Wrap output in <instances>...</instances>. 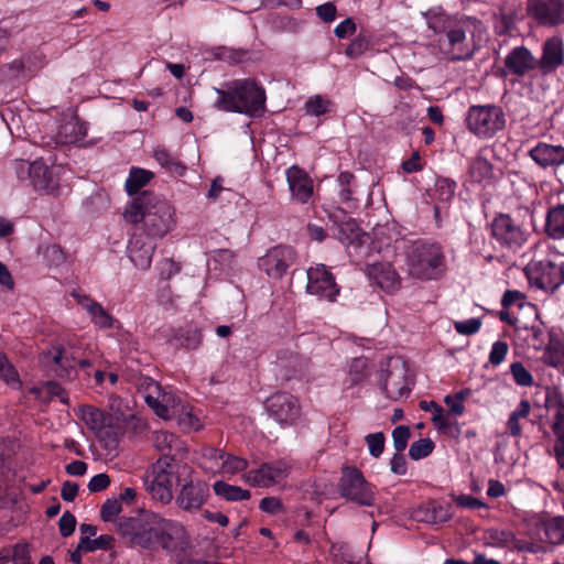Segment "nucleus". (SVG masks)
<instances>
[{
	"instance_id": "2eb2a0df",
	"label": "nucleus",
	"mask_w": 564,
	"mask_h": 564,
	"mask_svg": "<svg viewBox=\"0 0 564 564\" xmlns=\"http://www.w3.org/2000/svg\"><path fill=\"white\" fill-rule=\"evenodd\" d=\"M295 261V252L291 247L278 246L259 259V268L270 278H282Z\"/></svg>"
},
{
	"instance_id": "052dcab7",
	"label": "nucleus",
	"mask_w": 564,
	"mask_h": 564,
	"mask_svg": "<svg viewBox=\"0 0 564 564\" xmlns=\"http://www.w3.org/2000/svg\"><path fill=\"white\" fill-rule=\"evenodd\" d=\"M489 539L492 544L499 547H509L513 541V532L507 530L491 529L489 531Z\"/></svg>"
},
{
	"instance_id": "f8f14e48",
	"label": "nucleus",
	"mask_w": 564,
	"mask_h": 564,
	"mask_svg": "<svg viewBox=\"0 0 564 564\" xmlns=\"http://www.w3.org/2000/svg\"><path fill=\"white\" fill-rule=\"evenodd\" d=\"M492 236L503 247L519 249L527 241V232L507 214H500L492 221Z\"/></svg>"
},
{
	"instance_id": "8fccbe9b",
	"label": "nucleus",
	"mask_w": 564,
	"mask_h": 564,
	"mask_svg": "<svg viewBox=\"0 0 564 564\" xmlns=\"http://www.w3.org/2000/svg\"><path fill=\"white\" fill-rule=\"evenodd\" d=\"M329 100L324 99L321 95L310 97L305 102L306 113L312 116H322L328 111Z\"/></svg>"
},
{
	"instance_id": "39448f33",
	"label": "nucleus",
	"mask_w": 564,
	"mask_h": 564,
	"mask_svg": "<svg viewBox=\"0 0 564 564\" xmlns=\"http://www.w3.org/2000/svg\"><path fill=\"white\" fill-rule=\"evenodd\" d=\"M135 387L143 397L145 403L161 419L173 420L181 410L182 398L173 392L162 388L150 377L141 376L137 379Z\"/></svg>"
},
{
	"instance_id": "393cba45",
	"label": "nucleus",
	"mask_w": 564,
	"mask_h": 564,
	"mask_svg": "<svg viewBox=\"0 0 564 564\" xmlns=\"http://www.w3.org/2000/svg\"><path fill=\"white\" fill-rule=\"evenodd\" d=\"M152 443L155 449L163 454L161 458H167L172 464H176V458L182 457L186 452L184 443L167 431L154 432Z\"/></svg>"
},
{
	"instance_id": "e433bc0d",
	"label": "nucleus",
	"mask_w": 564,
	"mask_h": 564,
	"mask_svg": "<svg viewBox=\"0 0 564 564\" xmlns=\"http://www.w3.org/2000/svg\"><path fill=\"white\" fill-rule=\"evenodd\" d=\"M431 405H433L434 411L432 416L434 426L447 435L457 436L459 434L457 422L451 420L447 414H444L442 406L437 403H431Z\"/></svg>"
},
{
	"instance_id": "f3484780",
	"label": "nucleus",
	"mask_w": 564,
	"mask_h": 564,
	"mask_svg": "<svg viewBox=\"0 0 564 564\" xmlns=\"http://www.w3.org/2000/svg\"><path fill=\"white\" fill-rule=\"evenodd\" d=\"M77 415L99 440L106 441L107 445L116 444V434L101 410L91 405H82L78 408Z\"/></svg>"
},
{
	"instance_id": "a878e982",
	"label": "nucleus",
	"mask_w": 564,
	"mask_h": 564,
	"mask_svg": "<svg viewBox=\"0 0 564 564\" xmlns=\"http://www.w3.org/2000/svg\"><path fill=\"white\" fill-rule=\"evenodd\" d=\"M334 236L349 252L351 250L357 252L369 239L368 235L362 232L357 223L351 218L337 225Z\"/></svg>"
},
{
	"instance_id": "7c9ffc66",
	"label": "nucleus",
	"mask_w": 564,
	"mask_h": 564,
	"mask_svg": "<svg viewBox=\"0 0 564 564\" xmlns=\"http://www.w3.org/2000/svg\"><path fill=\"white\" fill-rule=\"evenodd\" d=\"M544 230L551 239H564V205L560 204L547 210Z\"/></svg>"
},
{
	"instance_id": "de8ad7c7",
	"label": "nucleus",
	"mask_w": 564,
	"mask_h": 564,
	"mask_svg": "<svg viewBox=\"0 0 564 564\" xmlns=\"http://www.w3.org/2000/svg\"><path fill=\"white\" fill-rule=\"evenodd\" d=\"M510 372L518 386L531 387L533 384V377L522 362H512L510 366Z\"/></svg>"
},
{
	"instance_id": "c85d7f7f",
	"label": "nucleus",
	"mask_w": 564,
	"mask_h": 564,
	"mask_svg": "<svg viewBox=\"0 0 564 564\" xmlns=\"http://www.w3.org/2000/svg\"><path fill=\"white\" fill-rule=\"evenodd\" d=\"M30 184L36 192L55 194L58 188V178L53 169L46 166L42 160H35L33 162V175Z\"/></svg>"
},
{
	"instance_id": "f03ea898",
	"label": "nucleus",
	"mask_w": 564,
	"mask_h": 564,
	"mask_svg": "<svg viewBox=\"0 0 564 564\" xmlns=\"http://www.w3.org/2000/svg\"><path fill=\"white\" fill-rule=\"evenodd\" d=\"M218 95L214 102L217 110L260 117L265 111V90L254 79H234L215 88Z\"/></svg>"
},
{
	"instance_id": "c756f323",
	"label": "nucleus",
	"mask_w": 564,
	"mask_h": 564,
	"mask_svg": "<svg viewBox=\"0 0 564 564\" xmlns=\"http://www.w3.org/2000/svg\"><path fill=\"white\" fill-rule=\"evenodd\" d=\"M72 296L77 303L87 311L91 322L100 328H110L113 324V317L102 307V305L86 294L72 292Z\"/></svg>"
},
{
	"instance_id": "4c0bfd02",
	"label": "nucleus",
	"mask_w": 564,
	"mask_h": 564,
	"mask_svg": "<svg viewBox=\"0 0 564 564\" xmlns=\"http://www.w3.org/2000/svg\"><path fill=\"white\" fill-rule=\"evenodd\" d=\"M215 494L228 501H241L250 498V492L241 487L229 485L225 481H216L213 485Z\"/></svg>"
},
{
	"instance_id": "a19ab883",
	"label": "nucleus",
	"mask_w": 564,
	"mask_h": 564,
	"mask_svg": "<svg viewBox=\"0 0 564 564\" xmlns=\"http://www.w3.org/2000/svg\"><path fill=\"white\" fill-rule=\"evenodd\" d=\"M173 420H176L177 425L186 432L198 431L202 427L199 419L193 413L192 408L184 402H182L181 410Z\"/></svg>"
},
{
	"instance_id": "603ef678",
	"label": "nucleus",
	"mask_w": 564,
	"mask_h": 564,
	"mask_svg": "<svg viewBox=\"0 0 564 564\" xmlns=\"http://www.w3.org/2000/svg\"><path fill=\"white\" fill-rule=\"evenodd\" d=\"M352 180L354 175L349 172H341L337 177L338 195L344 203L351 200L352 189L350 188V183Z\"/></svg>"
},
{
	"instance_id": "c03bdc74",
	"label": "nucleus",
	"mask_w": 564,
	"mask_h": 564,
	"mask_svg": "<svg viewBox=\"0 0 564 564\" xmlns=\"http://www.w3.org/2000/svg\"><path fill=\"white\" fill-rule=\"evenodd\" d=\"M112 541L109 535H100L96 539H90L88 536H82L79 540V549L84 550V552H94L96 550H106L110 542Z\"/></svg>"
},
{
	"instance_id": "e2e57ef3",
	"label": "nucleus",
	"mask_w": 564,
	"mask_h": 564,
	"mask_svg": "<svg viewBox=\"0 0 564 564\" xmlns=\"http://www.w3.org/2000/svg\"><path fill=\"white\" fill-rule=\"evenodd\" d=\"M76 527V519L75 517L69 512L66 511L62 514V517L58 520V529L63 536H69L74 533Z\"/></svg>"
},
{
	"instance_id": "6ab92c4d",
	"label": "nucleus",
	"mask_w": 564,
	"mask_h": 564,
	"mask_svg": "<svg viewBox=\"0 0 564 564\" xmlns=\"http://www.w3.org/2000/svg\"><path fill=\"white\" fill-rule=\"evenodd\" d=\"M536 64L543 75L554 73L564 65V41L561 36L554 35L543 42L542 54Z\"/></svg>"
},
{
	"instance_id": "6e6d98bb",
	"label": "nucleus",
	"mask_w": 564,
	"mask_h": 564,
	"mask_svg": "<svg viewBox=\"0 0 564 564\" xmlns=\"http://www.w3.org/2000/svg\"><path fill=\"white\" fill-rule=\"evenodd\" d=\"M481 321L479 318H469L467 321L454 322L455 330L465 336H471L479 332Z\"/></svg>"
},
{
	"instance_id": "864d4df0",
	"label": "nucleus",
	"mask_w": 564,
	"mask_h": 564,
	"mask_svg": "<svg viewBox=\"0 0 564 564\" xmlns=\"http://www.w3.org/2000/svg\"><path fill=\"white\" fill-rule=\"evenodd\" d=\"M410 436L411 431L405 425H399L392 431L393 446L398 453H402L406 448Z\"/></svg>"
},
{
	"instance_id": "58836bf2",
	"label": "nucleus",
	"mask_w": 564,
	"mask_h": 564,
	"mask_svg": "<svg viewBox=\"0 0 564 564\" xmlns=\"http://www.w3.org/2000/svg\"><path fill=\"white\" fill-rule=\"evenodd\" d=\"M427 25L435 33H445L456 22V19L451 18L441 10H430L425 14Z\"/></svg>"
},
{
	"instance_id": "49530a36",
	"label": "nucleus",
	"mask_w": 564,
	"mask_h": 564,
	"mask_svg": "<svg viewBox=\"0 0 564 564\" xmlns=\"http://www.w3.org/2000/svg\"><path fill=\"white\" fill-rule=\"evenodd\" d=\"M434 449V443L430 438H420L411 444L409 455L412 459L419 460L429 456Z\"/></svg>"
},
{
	"instance_id": "ea45409f",
	"label": "nucleus",
	"mask_w": 564,
	"mask_h": 564,
	"mask_svg": "<svg viewBox=\"0 0 564 564\" xmlns=\"http://www.w3.org/2000/svg\"><path fill=\"white\" fill-rule=\"evenodd\" d=\"M423 513L422 520L432 524L443 523L452 519L449 506L436 502L429 503L423 510Z\"/></svg>"
},
{
	"instance_id": "774afa93",
	"label": "nucleus",
	"mask_w": 564,
	"mask_h": 564,
	"mask_svg": "<svg viewBox=\"0 0 564 564\" xmlns=\"http://www.w3.org/2000/svg\"><path fill=\"white\" fill-rule=\"evenodd\" d=\"M13 564H31L30 552L26 544H17L12 549Z\"/></svg>"
},
{
	"instance_id": "aec40b11",
	"label": "nucleus",
	"mask_w": 564,
	"mask_h": 564,
	"mask_svg": "<svg viewBox=\"0 0 564 564\" xmlns=\"http://www.w3.org/2000/svg\"><path fill=\"white\" fill-rule=\"evenodd\" d=\"M546 405L554 411L552 431L556 436L554 453L556 462L564 468V400L560 393H553L546 399Z\"/></svg>"
},
{
	"instance_id": "bb28decb",
	"label": "nucleus",
	"mask_w": 564,
	"mask_h": 564,
	"mask_svg": "<svg viewBox=\"0 0 564 564\" xmlns=\"http://www.w3.org/2000/svg\"><path fill=\"white\" fill-rule=\"evenodd\" d=\"M505 66L510 74L524 76L538 67L536 58L524 46H517L505 58Z\"/></svg>"
},
{
	"instance_id": "4d7b16f0",
	"label": "nucleus",
	"mask_w": 564,
	"mask_h": 564,
	"mask_svg": "<svg viewBox=\"0 0 564 564\" xmlns=\"http://www.w3.org/2000/svg\"><path fill=\"white\" fill-rule=\"evenodd\" d=\"M509 350V346L506 341L497 340L492 344L489 352V362L492 366H499L506 358Z\"/></svg>"
},
{
	"instance_id": "13d9d810",
	"label": "nucleus",
	"mask_w": 564,
	"mask_h": 564,
	"mask_svg": "<svg viewBox=\"0 0 564 564\" xmlns=\"http://www.w3.org/2000/svg\"><path fill=\"white\" fill-rule=\"evenodd\" d=\"M456 183L448 178H440L436 181V193L438 195V199L443 202H448L453 198L455 194Z\"/></svg>"
},
{
	"instance_id": "f704fd0d",
	"label": "nucleus",
	"mask_w": 564,
	"mask_h": 564,
	"mask_svg": "<svg viewBox=\"0 0 564 564\" xmlns=\"http://www.w3.org/2000/svg\"><path fill=\"white\" fill-rule=\"evenodd\" d=\"M514 28V10L501 6L494 13V30L498 35H505L512 31Z\"/></svg>"
},
{
	"instance_id": "09e8293b",
	"label": "nucleus",
	"mask_w": 564,
	"mask_h": 564,
	"mask_svg": "<svg viewBox=\"0 0 564 564\" xmlns=\"http://www.w3.org/2000/svg\"><path fill=\"white\" fill-rule=\"evenodd\" d=\"M539 528L544 533V540L552 544H558L564 540V530L554 522L541 523Z\"/></svg>"
},
{
	"instance_id": "9d476101",
	"label": "nucleus",
	"mask_w": 564,
	"mask_h": 564,
	"mask_svg": "<svg viewBox=\"0 0 564 564\" xmlns=\"http://www.w3.org/2000/svg\"><path fill=\"white\" fill-rule=\"evenodd\" d=\"M525 274L531 285L546 292H554L562 285L560 264L551 260L531 261Z\"/></svg>"
},
{
	"instance_id": "4be33fe9",
	"label": "nucleus",
	"mask_w": 564,
	"mask_h": 564,
	"mask_svg": "<svg viewBox=\"0 0 564 564\" xmlns=\"http://www.w3.org/2000/svg\"><path fill=\"white\" fill-rule=\"evenodd\" d=\"M366 274L381 290L393 293L400 289L401 279L388 262L373 263L367 267Z\"/></svg>"
},
{
	"instance_id": "7ed1b4c3",
	"label": "nucleus",
	"mask_w": 564,
	"mask_h": 564,
	"mask_svg": "<svg viewBox=\"0 0 564 564\" xmlns=\"http://www.w3.org/2000/svg\"><path fill=\"white\" fill-rule=\"evenodd\" d=\"M175 209L166 200L150 192H143L133 198L124 212V218L132 223H142L147 237H164L175 225Z\"/></svg>"
},
{
	"instance_id": "37998d69",
	"label": "nucleus",
	"mask_w": 564,
	"mask_h": 564,
	"mask_svg": "<svg viewBox=\"0 0 564 564\" xmlns=\"http://www.w3.org/2000/svg\"><path fill=\"white\" fill-rule=\"evenodd\" d=\"M248 467V460L231 454H225L221 462V471L226 475H235L246 470Z\"/></svg>"
},
{
	"instance_id": "cd10ccee",
	"label": "nucleus",
	"mask_w": 564,
	"mask_h": 564,
	"mask_svg": "<svg viewBox=\"0 0 564 564\" xmlns=\"http://www.w3.org/2000/svg\"><path fill=\"white\" fill-rule=\"evenodd\" d=\"M381 388L386 395L397 400L409 393L405 370L402 367H394L391 370L381 371Z\"/></svg>"
},
{
	"instance_id": "69168bd1",
	"label": "nucleus",
	"mask_w": 564,
	"mask_h": 564,
	"mask_svg": "<svg viewBox=\"0 0 564 564\" xmlns=\"http://www.w3.org/2000/svg\"><path fill=\"white\" fill-rule=\"evenodd\" d=\"M317 17L325 23L335 21L337 9L334 2H326L316 7Z\"/></svg>"
},
{
	"instance_id": "5701e85b",
	"label": "nucleus",
	"mask_w": 564,
	"mask_h": 564,
	"mask_svg": "<svg viewBox=\"0 0 564 564\" xmlns=\"http://www.w3.org/2000/svg\"><path fill=\"white\" fill-rule=\"evenodd\" d=\"M155 245L150 237L142 234L133 235L128 245V254L132 263L140 270L151 267Z\"/></svg>"
},
{
	"instance_id": "dca6fc26",
	"label": "nucleus",
	"mask_w": 564,
	"mask_h": 564,
	"mask_svg": "<svg viewBox=\"0 0 564 564\" xmlns=\"http://www.w3.org/2000/svg\"><path fill=\"white\" fill-rule=\"evenodd\" d=\"M267 411L281 425H290L300 414L297 400L290 393L279 392L271 395L265 403Z\"/></svg>"
},
{
	"instance_id": "72a5a7b5",
	"label": "nucleus",
	"mask_w": 564,
	"mask_h": 564,
	"mask_svg": "<svg viewBox=\"0 0 564 564\" xmlns=\"http://www.w3.org/2000/svg\"><path fill=\"white\" fill-rule=\"evenodd\" d=\"M153 177V173L141 169V167H131L129 172V176L126 180L124 187L128 195L132 196L137 194L143 186H145L151 178Z\"/></svg>"
},
{
	"instance_id": "ddd939ff",
	"label": "nucleus",
	"mask_w": 564,
	"mask_h": 564,
	"mask_svg": "<svg viewBox=\"0 0 564 564\" xmlns=\"http://www.w3.org/2000/svg\"><path fill=\"white\" fill-rule=\"evenodd\" d=\"M291 465L283 460L262 464L258 469L242 475L243 480L253 487H270L288 477Z\"/></svg>"
},
{
	"instance_id": "423d86ee",
	"label": "nucleus",
	"mask_w": 564,
	"mask_h": 564,
	"mask_svg": "<svg viewBox=\"0 0 564 564\" xmlns=\"http://www.w3.org/2000/svg\"><path fill=\"white\" fill-rule=\"evenodd\" d=\"M467 128L479 138H491L506 124L502 109L495 105L471 106L468 109Z\"/></svg>"
},
{
	"instance_id": "412c9836",
	"label": "nucleus",
	"mask_w": 564,
	"mask_h": 564,
	"mask_svg": "<svg viewBox=\"0 0 564 564\" xmlns=\"http://www.w3.org/2000/svg\"><path fill=\"white\" fill-rule=\"evenodd\" d=\"M529 156L536 165L544 170L557 169L564 165V147L539 142L529 151Z\"/></svg>"
},
{
	"instance_id": "4468645a",
	"label": "nucleus",
	"mask_w": 564,
	"mask_h": 564,
	"mask_svg": "<svg viewBox=\"0 0 564 564\" xmlns=\"http://www.w3.org/2000/svg\"><path fill=\"white\" fill-rule=\"evenodd\" d=\"M527 10L540 25L555 28L564 24V0H528Z\"/></svg>"
},
{
	"instance_id": "20e7f679",
	"label": "nucleus",
	"mask_w": 564,
	"mask_h": 564,
	"mask_svg": "<svg viewBox=\"0 0 564 564\" xmlns=\"http://www.w3.org/2000/svg\"><path fill=\"white\" fill-rule=\"evenodd\" d=\"M409 273L419 280L441 279L446 272L443 247L436 242L419 241L408 253Z\"/></svg>"
},
{
	"instance_id": "9b49d317",
	"label": "nucleus",
	"mask_w": 564,
	"mask_h": 564,
	"mask_svg": "<svg viewBox=\"0 0 564 564\" xmlns=\"http://www.w3.org/2000/svg\"><path fill=\"white\" fill-rule=\"evenodd\" d=\"M339 290L334 275L324 264H317L307 270L306 291L310 294L334 302Z\"/></svg>"
},
{
	"instance_id": "b1692460",
	"label": "nucleus",
	"mask_w": 564,
	"mask_h": 564,
	"mask_svg": "<svg viewBox=\"0 0 564 564\" xmlns=\"http://www.w3.org/2000/svg\"><path fill=\"white\" fill-rule=\"evenodd\" d=\"M286 180L294 200L305 204L311 199L313 196V181L302 169L295 165L288 169Z\"/></svg>"
},
{
	"instance_id": "680f3d73",
	"label": "nucleus",
	"mask_w": 564,
	"mask_h": 564,
	"mask_svg": "<svg viewBox=\"0 0 564 564\" xmlns=\"http://www.w3.org/2000/svg\"><path fill=\"white\" fill-rule=\"evenodd\" d=\"M122 510L120 500L107 499L101 506L100 518L104 521H110L115 516L119 514Z\"/></svg>"
},
{
	"instance_id": "0e129e2a",
	"label": "nucleus",
	"mask_w": 564,
	"mask_h": 564,
	"mask_svg": "<svg viewBox=\"0 0 564 564\" xmlns=\"http://www.w3.org/2000/svg\"><path fill=\"white\" fill-rule=\"evenodd\" d=\"M44 257L52 265H59L65 261V254L58 245L47 246L44 250Z\"/></svg>"
},
{
	"instance_id": "a18cd8bd",
	"label": "nucleus",
	"mask_w": 564,
	"mask_h": 564,
	"mask_svg": "<svg viewBox=\"0 0 564 564\" xmlns=\"http://www.w3.org/2000/svg\"><path fill=\"white\" fill-rule=\"evenodd\" d=\"M370 47V39L367 34H358L346 47V55L351 58L361 56Z\"/></svg>"
},
{
	"instance_id": "5fc2aeb1",
	"label": "nucleus",
	"mask_w": 564,
	"mask_h": 564,
	"mask_svg": "<svg viewBox=\"0 0 564 564\" xmlns=\"http://www.w3.org/2000/svg\"><path fill=\"white\" fill-rule=\"evenodd\" d=\"M232 262L234 253L228 249L215 250L208 260L209 265H212V263L219 264L221 269L231 268Z\"/></svg>"
},
{
	"instance_id": "0eeeda50",
	"label": "nucleus",
	"mask_w": 564,
	"mask_h": 564,
	"mask_svg": "<svg viewBox=\"0 0 564 564\" xmlns=\"http://www.w3.org/2000/svg\"><path fill=\"white\" fill-rule=\"evenodd\" d=\"M178 468L177 464L170 463L167 458H159L152 465L144 476V484L153 499L162 503H169L172 500L174 474Z\"/></svg>"
},
{
	"instance_id": "3c124183",
	"label": "nucleus",
	"mask_w": 564,
	"mask_h": 564,
	"mask_svg": "<svg viewBox=\"0 0 564 564\" xmlns=\"http://www.w3.org/2000/svg\"><path fill=\"white\" fill-rule=\"evenodd\" d=\"M153 158L155 161L163 167L177 171L178 169H184L181 163L166 150V149H156L154 150Z\"/></svg>"
},
{
	"instance_id": "2f4dec72",
	"label": "nucleus",
	"mask_w": 564,
	"mask_h": 564,
	"mask_svg": "<svg viewBox=\"0 0 564 564\" xmlns=\"http://www.w3.org/2000/svg\"><path fill=\"white\" fill-rule=\"evenodd\" d=\"M368 368L367 358H354L348 365L347 378L345 380L346 388L349 389L361 383L369 375Z\"/></svg>"
},
{
	"instance_id": "f257e3e1",
	"label": "nucleus",
	"mask_w": 564,
	"mask_h": 564,
	"mask_svg": "<svg viewBox=\"0 0 564 564\" xmlns=\"http://www.w3.org/2000/svg\"><path fill=\"white\" fill-rule=\"evenodd\" d=\"M118 532L132 545L155 551H183L191 544L185 527L172 519H165L154 512H141L137 517L120 518Z\"/></svg>"
},
{
	"instance_id": "473e14b6",
	"label": "nucleus",
	"mask_w": 564,
	"mask_h": 564,
	"mask_svg": "<svg viewBox=\"0 0 564 564\" xmlns=\"http://www.w3.org/2000/svg\"><path fill=\"white\" fill-rule=\"evenodd\" d=\"M531 412V404L528 400H521L518 406L510 413L507 421V429L510 435L517 437L522 433L521 421L528 419Z\"/></svg>"
},
{
	"instance_id": "1a4fd4ad",
	"label": "nucleus",
	"mask_w": 564,
	"mask_h": 564,
	"mask_svg": "<svg viewBox=\"0 0 564 564\" xmlns=\"http://www.w3.org/2000/svg\"><path fill=\"white\" fill-rule=\"evenodd\" d=\"M468 28L467 22L456 20L446 32V42L442 43V47L451 59L460 61L473 56L475 45L473 41L467 37L466 33Z\"/></svg>"
},
{
	"instance_id": "a211bd4d",
	"label": "nucleus",
	"mask_w": 564,
	"mask_h": 564,
	"mask_svg": "<svg viewBox=\"0 0 564 564\" xmlns=\"http://www.w3.org/2000/svg\"><path fill=\"white\" fill-rule=\"evenodd\" d=\"M208 496L209 487L206 482L191 480L182 486L175 498V502L182 510L195 512L207 502Z\"/></svg>"
},
{
	"instance_id": "c9c22d12",
	"label": "nucleus",
	"mask_w": 564,
	"mask_h": 564,
	"mask_svg": "<svg viewBox=\"0 0 564 564\" xmlns=\"http://www.w3.org/2000/svg\"><path fill=\"white\" fill-rule=\"evenodd\" d=\"M468 173L473 181L481 183L494 177V167L486 158L479 154L471 161Z\"/></svg>"
},
{
	"instance_id": "bf43d9fd",
	"label": "nucleus",
	"mask_w": 564,
	"mask_h": 564,
	"mask_svg": "<svg viewBox=\"0 0 564 564\" xmlns=\"http://www.w3.org/2000/svg\"><path fill=\"white\" fill-rule=\"evenodd\" d=\"M366 443L368 445L369 453L377 458L383 453L384 435L381 432L368 434L366 436Z\"/></svg>"
},
{
	"instance_id": "338daca9",
	"label": "nucleus",
	"mask_w": 564,
	"mask_h": 564,
	"mask_svg": "<svg viewBox=\"0 0 564 564\" xmlns=\"http://www.w3.org/2000/svg\"><path fill=\"white\" fill-rule=\"evenodd\" d=\"M110 485V477L107 474H97L88 482L90 492H99L107 489Z\"/></svg>"
},
{
	"instance_id": "6e6552de",
	"label": "nucleus",
	"mask_w": 564,
	"mask_h": 564,
	"mask_svg": "<svg viewBox=\"0 0 564 564\" xmlns=\"http://www.w3.org/2000/svg\"><path fill=\"white\" fill-rule=\"evenodd\" d=\"M338 491L340 497L360 506L371 507L376 500L372 485L365 479L362 473L356 467H343Z\"/></svg>"
},
{
	"instance_id": "79ce46f5",
	"label": "nucleus",
	"mask_w": 564,
	"mask_h": 564,
	"mask_svg": "<svg viewBox=\"0 0 564 564\" xmlns=\"http://www.w3.org/2000/svg\"><path fill=\"white\" fill-rule=\"evenodd\" d=\"M0 378L13 388H20L21 381L19 373L9 362L6 355L0 352Z\"/></svg>"
}]
</instances>
